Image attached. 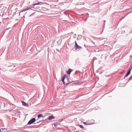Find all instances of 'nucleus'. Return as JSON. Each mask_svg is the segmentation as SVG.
Returning a JSON list of instances; mask_svg holds the SVG:
<instances>
[{
	"mask_svg": "<svg viewBox=\"0 0 132 132\" xmlns=\"http://www.w3.org/2000/svg\"><path fill=\"white\" fill-rule=\"evenodd\" d=\"M35 121V118H33L29 121L27 123V125H30L34 122Z\"/></svg>",
	"mask_w": 132,
	"mask_h": 132,
	"instance_id": "1",
	"label": "nucleus"
},
{
	"mask_svg": "<svg viewBox=\"0 0 132 132\" xmlns=\"http://www.w3.org/2000/svg\"><path fill=\"white\" fill-rule=\"evenodd\" d=\"M75 49L76 50H77V49L80 50V48H82V47L81 46H79L77 44V43L76 41H75Z\"/></svg>",
	"mask_w": 132,
	"mask_h": 132,
	"instance_id": "2",
	"label": "nucleus"
},
{
	"mask_svg": "<svg viewBox=\"0 0 132 132\" xmlns=\"http://www.w3.org/2000/svg\"><path fill=\"white\" fill-rule=\"evenodd\" d=\"M55 118V117H54L53 116H49L47 118V119H48L49 120H51L53 119H54Z\"/></svg>",
	"mask_w": 132,
	"mask_h": 132,
	"instance_id": "3",
	"label": "nucleus"
},
{
	"mask_svg": "<svg viewBox=\"0 0 132 132\" xmlns=\"http://www.w3.org/2000/svg\"><path fill=\"white\" fill-rule=\"evenodd\" d=\"M131 70V69H130L128 72L127 74L125 75L124 77V78L127 77L130 73V71Z\"/></svg>",
	"mask_w": 132,
	"mask_h": 132,
	"instance_id": "4",
	"label": "nucleus"
},
{
	"mask_svg": "<svg viewBox=\"0 0 132 132\" xmlns=\"http://www.w3.org/2000/svg\"><path fill=\"white\" fill-rule=\"evenodd\" d=\"M65 75H64L63 76V78H62V79L61 80L62 81V82H63V84H64V85H65V82L64 81V80L65 79Z\"/></svg>",
	"mask_w": 132,
	"mask_h": 132,
	"instance_id": "5",
	"label": "nucleus"
},
{
	"mask_svg": "<svg viewBox=\"0 0 132 132\" xmlns=\"http://www.w3.org/2000/svg\"><path fill=\"white\" fill-rule=\"evenodd\" d=\"M21 102L22 103V104L23 105L26 106L27 107L29 105L27 103L23 101H22Z\"/></svg>",
	"mask_w": 132,
	"mask_h": 132,
	"instance_id": "6",
	"label": "nucleus"
},
{
	"mask_svg": "<svg viewBox=\"0 0 132 132\" xmlns=\"http://www.w3.org/2000/svg\"><path fill=\"white\" fill-rule=\"evenodd\" d=\"M31 7H29L23 9L22 11H21V12H24V11H27V10H28L29 9H31Z\"/></svg>",
	"mask_w": 132,
	"mask_h": 132,
	"instance_id": "7",
	"label": "nucleus"
},
{
	"mask_svg": "<svg viewBox=\"0 0 132 132\" xmlns=\"http://www.w3.org/2000/svg\"><path fill=\"white\" fill-rule=\"evenodd\" d=\"M72 71V70L71 69H69L68 70L67 72L68 74L69 75Z\"/></svg>",
	"mask_w": 132,
	"mask_h": 132,
	"instance_id": "8",
	"label": "nucleus"
},
{
	"mask_svg": "<svg viewBox=\"0 0 132 132\" xmlns=\"http://www.w3.org/2000/svg\"><path fill=\"white\" fill-rule=\"evenodd\" d=\"M75 81H69V82L67 83L66 84L65 83V85L66 86H68L69 84L71 85V83L72 82H73Z\"/></svg>",
	"mask_w": 132,
	"mask_h": 132,
	"instance_id": "9",
	"label": "nucleus"
},
{
	"mask_svg": "<svg viewBox=\"0 0 132 132\" xmlns=\"http://www.w3.org/2000/svg\"><path fill=\"white\" fill-rule=\"evenodd\" d=\"M84 123L85 125H91L92 124V123H90V122H88L86 123V122H83Z\"/></svg>",
	"mask_w": 132,
	"mask_h": 132,
	"instance_id": "10",
	"label": "nucleus"
},
{
	"mask_svg": "<svg viewBox=\"0 0 132 132\" xmlns=\"http://www.w3.org/2000/svg\"><path fill=\"white\" fill-rule=\"evenodd\" d=\"M60 124V122H56L54 123V126L55 127H56L58 125H59Z\"/></svg>",
	"mask_w": 132,
	"mask_h": 132,
	"instance_id": "11",
	"label": "nucleus"
},
{
	"mask_svg": "<svg viewBox=\"0 0 132 132\" xmlns=\"http://www.w3.org/2000/svg\"><path fill=\"white\" fill-rule=\"evenodd\" d=\"M42 3V2H39L37 3L34 4H33V5L34 6V5H39V4H40Z\"/></svg>",
	"mask_w": 132,
	"mask_h": 132,
	"instance_id": "12",
	"label": "nucleus"
},
{
	"mask_svg": "<svg viewBox=\"0 0 132 132\" xmlns=\"http://www.w3.org/2000/svg\"><path fill=\"white\" fill-rule=\"evenodd\" d=\"M43 116V115L42 114H39L38 115V117L39 118L40 117H42Z\"/></svg>",
	"mask_w": 132,
	"mask_h": 132,
	"instance_id": "13",
	"label": "nucleus"
},
{
	"mask_svg": "<svg viewBox=\"0 0 132 132\" xmlns=\"http://www.w3.org/2000/svg\"><path fill=\"white\" fill-rule=\"evenodd\" d=\"M79 127L80 128L82 129H83L84 128V127L83 126L81 125H79Z\"/></svg>",
	"mask_w": 132,
	"mask_h": 132,
	"instance_id": "14",
	"label": "nucleus"
},
{
	"mask_svg": "<svg viewBox=\"0 0 132 132\" xmlns=\"http://www.w3.org/2000/svg\"><path fill=\"white\" fill-rule=\"evenodd\" d=\"M63 119H61L60 120H59V121L58 122H60H60L62 121H63Z\"/></svg>",
	"mask_w": 132,
	"mask_h": 132,
	"instance_id": "15",
	"label": "nucleus"
},
{
	"mask_svg": "<svg viewBox=\"0 0 132 132\" xmlns=\"http://www.w3.org/2000/svg\"><path fill=\"white\" fill-rule=\"evenodd\" d=\"M132 79V76H131L130 77H129V78L128 80V81H130V80L131 79Z\"/></svg>",
	"mask_w": 132,
	"mask_h": 132,
	"instance_id": "16",
	"label": "nucleus"
},
{
	"mask_svg": "<svg viewBox=\"0 0 132 132\" xmlns=\"http://www.w3.org/2000/svg\"><path fill=\"white\" fill-rule=\"evenodd\" d=\"M1 129H2V130H6V129H7L6 128H1Z\"/></svg>",
	"mask_w": 132,
	"mask_h": 132,
	"instance_id": "17",
	"label": "nucleus"
},
{
	"mask_svg": "<svg viewBox=\"0 0 132 132\" xmlns=\"http://www.w3.org/2000/svg\"><path fill=\"white\" fill-rule=\"evenodd\" d=\"M2 129H0V132H1L2 131Z\"/></svg>",
	"mask_w": 132,
	"mask_h": 132,
	"instance_id": "18",
	"label": "nucleus"
},
{
	"mask_svg": "<svg viewBox=\"0 0 132 132\" xmlns=\"http://www.w3.org/2000/svg\"><path fill=\"white\" fill-rule=\"evenodd\" d=\"M35 7L34 6H33V7H32V8H33H33H35Z\"/></svg>",
	"mask_w": 132,
	"mask_h": 132,
	"instance_id": "19",
	"label": "nucleus"
},
{
	"mask_svg": "<svg viewBox=\"0 0 132 132\" xmlns=\"http://www.w3.org/2000/svg\"><path fill=\"white\" fill-rule=\"evenodd\" d=\"M32 14H31V15H30V16H31Z\"/></svg>",
	"mask_w": 132,
	"mask_h": 132,
	"instance_id": "20",
	"label": "nucleus"
},
{
	"mask_svg": "<svg viewBox=\"0 0 132 132\" xmlns=\"http://www.w3.org/2000/svg\"><path fill=\"white\" fill-rule=\"evenodd\" d=\"M19 15H20V13H19Z\"/></svg>",
	"mask_w": 132,
	"mask_h": 132,
	"instance_id": "21",
	"label": "nucleus"
}]
</instances>
